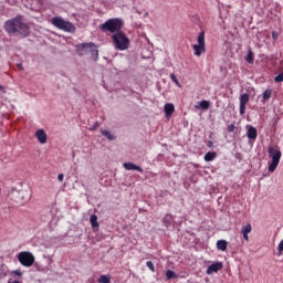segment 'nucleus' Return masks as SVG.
<instances>
[{"label":"nucleus","instance_id":"nucleus-39","mask_svg":"<svg viewBox=\"0 0 283 283\" xmlns=\"http://www.w3.org/2000/svg\"><path fill=\"white\" fill-rule=\"evenodd\" d=\"M272 36H275V33H272Z\"/></svg>","mask_w":283,"mask_h":283},{"label":"nucleus","instance_id":"nucleus-8","mask_svg":"<svg viewBox=\"0 0 283 283\" xmlns=\"http://www.w3.org/2000/svg\"><path fill=\"white\" fill-rule=\"evenodd\" d=\"M92 48H94L93 42L77 44L76 45V54H78V56H85V54H87V52H90V49H92Z\"/></svg>","mask_w":283,"mask_h":283},{"label":"nucleus","instance_id":"nucleus-10","mask_svg":"<svg viewBox=\"0 0 283 283\" xmlns=\"http://www.w3.org/2000/svg\"><path fill=\"white\" fill-rule=\"evenodd\" d=\"M218 271H222V262H214L208 266L206 273L207 275H212V273H218Z\"/></svg>","mask_w":283,"mask_h":283},{"label":"nucleus","instance_id":"nucleus-16","mask_svg":"<svg viewBox=\"0 0 283 283\" xmlns=\"http://www.w3.org/2000/svg\"><path fill=\"white\" fill-rule=\"evenodd\" d=\"M247 136L250 140H255V138H258V129L253 126H250L248 128Z\"/></svg>","mask_w":283,"mask_h":283},{"label":"nucleus","instance_id":"nucleus-7","mask_svg":"<svg viewBox=\"0 0 283 283\" xmlns=\"http://www.w3.org/2000/svg\"><path fill=\"white\" fill-rule=\"evenodd\" d=\"M18 260L22 266L30 268L34 264V254L23 251L18 254Z\"/></svg>","mask_w":283,"mask_h":283},{"label":"nucleus","instance_id":"nucleus-36","mask_svg":"<svg viewBox=\"0 0 283 283\" xmlns=\"http://www.w3.org/2000/svg\"><path fill=\"white\" fill-rule=\"evenodd\" d=\"M14 275H22L21 270L13 271Z\"/></svg>","mask_w":283,"mask_h":283},{"label":"nucleus","instance_id":"nucleus-25","mask_svg":"<svg viewBox=\"0 0 283 283\" xmlns=\"http://www.w3.org/2000/svg\"><path fill=\"white\" fill-rule=\"evenodd\" d=\"M98 283H109L111 282V277L109 275H101L99 279L97 280Z\"/></svg>","mask_w":283,"mask_h":283},{"label":"nucleus","instance_id":"nucleus-9","mask_svg":"<svg viewBox=\"0 0 283 283\" xmlns=\"http://www.w3.org/2000/svg\"><path fill=\"white\" fill-rule=\"evenodd\" d=\"M249 98H250V96H249L248 93H243V94L240 95V109H239V112H240L241 116H243V114H245V112H247V103H249Z\"/></svg>","mask_w":283,"mask_h":283},{"label":"nucleus","instance_id":"nucleus-33","mask_svg":"<svg viewBox=\"0 0 283 283\" xmlns=\"http://www.w3.org/2000/svg\"><path fill=\"white\" fill-rule=\"evenodd\" d=\"M146 266H148L150 269V271H155L154 262L147 261Z\"/></svg>","mask_w":283,"mask_h":283},{"label":"nucleus","instance_id":"nucleus-22","mask_svg":"<svg viewBox=\"0 0 283 283\" xmlns=\"http://www.w3.org/2000/svg\"><path fill=\"white\" fill-rule=\"evenodd\" d=\"M198 44L197 45H202L206 48V44H205V31H201L198 35Z\"/></svg>","mask_w":283,"mask_h":283},{"label":"nucleus","instance_id":"nucleus-30","mask_svg":"<svg viewBox=\"0 0 283 283\" xmlns=\"http://www.w3.org/2000/svg\"><path fill=\"white\" fill-rule=\"evenodd\" d=\"M274 83H283V72L274 77Z\"/></svg>","mask_w":283,"mask_h":283},{"label":"nucleus","instance_id":"nucleus-23","mask_svg":"<svg viewBox=\"0 0 283 283\" xmlns=\"http://www.w3.org/2000/svg\"><path fill=\"white\" fill-rule=\"evenodd\" d=\"M214 159H216V153L209 151L205 155L206 163H211V160H214Z\"/></svg>","mask_w":283,"mask_h":283},{"label":"nucleus","instance_id":"nucleus-14","mask_svg":"<svg viewBox=\"0 0 283 283\" xmlns=\"http://www.w3.org/2000/svg\"><path fill=\"white\" fill-rule=\"evenodd\" d=\"M163 224L165 226L166 229H169V227H174V216L167 213L163 218Z\"/></svg>","mask_w":283,"mask_h":283},{"label":"nucleus","instance_id":"nucleus-28","mask_svg":"<svg viewBox=\"0 0 283 283\" xmlns=\"http://www.w3.org/2000/svg\"><path fill=\"white\" fill-rule=\"evenodd\" d=\"M170 81L176 84L177 87H180V82H178V77H176V74H170Z\"/></svg>","mask_w":283,"mask_h":283},{"label":"nucleus","instance_id":"nucleus-13","mask_svg":"<svg viewBox=\"0 0 283 283\" xmlns=\"http://www.w3.org/2000/svg\"><path fill=\"white\" fill-rule=\"evenodd\" d=\"M166 118H171L174 112H176V107L171 103H167L164 107Z\"/></svg>","mask_w":283,"mask_h":283},{"label":"nucleus","instance_id":"nucleus-12","mask_svg":"<svg viewBox=\"0 0 283 283\" xmlns=\"http://www.w3.org/2000/svg\"><path fill=\"white\" fill-rule=\"evenodd\" d=\"M123 167L127 171H139V174H143V168L140 166L135 165L134 163H124Z\"/></svg>","mask_w":283,"mask_h":283},{"label":"nucleus","instance_id":"nucleus-21","mask_svg":"<svg viewBox=\"0 0 283 283\" xmlns=\"http://www.w3.org/2000/svg\"><path fill=\"white\" fill-rule=\"evenodd\" d=\"M88 52H91L92 57L94 59V61H98V49H96L95 44H94V46L88 49Z\"/></svg>","mask_w":283,"mask_h":283},{"label":"nucleus","instance_id":"nucleus-35","mask_svg":"<svg viewBox=\"0 0 283 283\" xmlns=\"http://www.w3.org/2000/svg\"><path fill=\"white\" fill-rule=\"evenodd\" d=\"M65 178V176L63 175V174H60L59 176H57V180H59V182H63V179Z\"/></svg>","mask_w":283,"mask_h":283},{"label":"nucleus","instance_id":"nucleus-4","mask_svg":"<svg viewBox=\"0 0 283 283\" xmlns=\"http://www.w3.org/2000/svg\"><path fill=\"white\" fill-rule=\"evenodd\" d=\"M268 153L270 158H272V161L269 164V171L273 174V171L277 169V165H280V160L282 158V151H280V149L275 148L274 146H269Z\"/></svg>","mask_w":283,"mask_h":283},{"label":"nucleus","instance_id":"nucleus-1","mask_svg":"<svg viewBox=\"0 0 283 283\" xmlns=\"http://www.w3.org/2000/svg\"><path fill=\"white\" fill-rule=\"evenodd\" d=\"M3 29L7 34H17V36H21L22 39L30 36V27L28 23L23 22V18L21 17L7 20L3 24Z\"/></svg>","mask_w":283,"mask_h":283},{"label":"nucleus","instance_id":"nucleus-5","mask_svg":"<svg viewBox=\"0 0 283 283\" xmlns=\"http://www.w3.org/2000/svg\"><path fill=\"white\" fill-rule=\"evenodd\" d=\"M12 196L17 205H25V202H30V199L32 198V189H30V187H25L22 190L13 191Z\"/></svg>","mask_w":283,"mask_h":283},{"label":"nucleus","instance_id":"nucleus-2","mask_svg":"<svg viewBox=\"0 0 283 283\" xmlns=\"http://www.w3.org/2000/svg\"><path fill=\"white\" fill-rule=\"evenodd\" d=\"M51 23L54 28H57V30H62V32H69V34H74L76 32V27L61 17H53Z\"/></svg>","mask_w":283,"mask_h":283},{"label":"nucleus","instance_id":"nucleus-38","mask_svg":"<svg viewBox=\"0 0 283 283\" xmlns=\"http://www.w3.org/2000/svg\"><path fill=\"white\" fill-rule=\"evenodd\" d=\"M18 67H20V70H23V64H18Z\"/></svg>","mask_w":283,"mask_h":283},{"label":"nucleus","instance_id":"nucleus-6","mask_svg":"<svg viewBox=\"0 0 283 283\" xmlns=\"http://www.w3.org/2000/svg\"><path fill=\"white\" fill-rule=\"evenodd\" d=\"M113 43L116 50H127L129 48V39L123 32H117L112 35Z\"/></svg>","mask_w":283,"mask_h":283},{"label":"nucleus","instance_id":"nucleus-18","mask_svg":"<svg viewBox=\"0 0 283 283\" xmlns=\"http://www.w3.org/2000/svg\"><path fill=\"white\" fill-rule=\"evenodd\" d=\"M99 132H101L102 136L107 138V140H116V135L112 134V132L105 130V129H101Z\"/></svg>","mask_w":283,"mask_h":283},{"label":"nucleus","instance_id":"nucleus-24","mask_svg":"<svg viewBox=\"0 0 283 283\" xmlns=\"http://www.w3.org/2000/svg\"><path fill=\"white\" fill-rule=\"evenodd\" d=\"M273 95V91L272 90H265L263 92V101H269L271 98V96Z\"/></svg>","mask_w":283,"mask_h":283},{"label":"nucleus","instance_id":"nucleus-37","mask_svg":"<svg viewBox=\"0 0 283 283\" xmlns=\"http://www.w3.org/2000/svg\"><path fill=\"white\" fill-rule=\"evenodd\" d=\"M8 283H22L21 281H8Z\"/></svg>","mask_w":283,"mask_h":283},{"label":"nucleus","instance_id":"nucleus-29","mask_svg":"<svg viewBox=\"0 0 283 283\" xmlns=\"http://www.w3.org/2000/svg\"><path fill=\"white\" fill-rule=\"evenodd\" d=\"M209 101L203 99L200 102L201 109H209Z\"/></svg>","mask_w":283,"mask_h":283},{"label":"nucleus","instance_id":"nucleus-19","mask_svg":"<svg viewBox=\"0 0 283 283\" xmlns=\"http://www.w3.org/2000/svg\"><path fill=\"white\" fill-rule=\"evenodd\" d=\"M227 247H229V242H227V240L217 241L218 251H227Z\"/></svg>","mask_w":283,"mask_h":283},{"label":"nucleus","instance_id":"nucleus-34","mask_svg":"<svg viewBox=\"0 0 283 283\" xmlns=\"http://www.w3.org/2000/svg\"><path fill=\"white\" fill-rule=\"evenodd\" d=\"M228 132H229V133L235 132V124H230V125L228 126Z\"/></svg>","mask_w":283,"mask_h":283},{"label":"nucleus","instance_id":"nucleus-17","mask_svg":"<svg viewBox=\"0 0 283 283\" xmlns=\"http://www.w3.org/2000/svg\"><path fill=\"white\" fill-rule=\"evenodd\" d=\"M251 232V223H248L242 227L241 233L243 235V239L249 242V233Z\"/></svg>","mask_w":283,"mask_h":283},{"label":"nucleus","instance_id":"nucleus-20","mask_svg":"<svg viewBox=\"0 0 283 283\" xmlns=\"http://www.w3.org/2000/svg\"><path fill=\"white\" fill-rule=\"evenodd\" d=\"M90 222L93 229H98V217L96 214L91 216Z\"/></svg>","mask_w":283,"mask_h":283},{"label":"nucleus","instance_id":"nucleus-3","mask_svg":"<svg viewBox=\"0 0 283 283\" xmlns=\"http://www.w3.org/2000/svg\"><path fill=\"white\" fill-rule=\"evenodd\" d=\"M123 28V20L119 18H113L99 25L103 32H111V34H117Z\"/></svg>","mask_w":283,"mask_h":283},{"label":"nucleus","instance_id":"nucleus-26","mask_svg":"<svg viewBox=\"0 0 283 283\" xmlns=\"http://www.w3.org/2000/svg\"><path fill=\"white\" fill-rule=\"evenodd\" d=\"M245 61L247 63L253 64V51L249 50Z\"/></svg>","mask_w":283,"mask_h":283},{"label":"nucleus","instance_id":"nucleus-27","mask_svg":"<svg viewBox=\"0 0 283 283\" xmlns=\"http://www.w3.org/2000/svg\"><path fill=\"white\" fill-rule=\"evenodd\" d=\"M166 277H167V280H172L174 277H178V275H176V272L168 270L166 272Z\"/></svg>","mask_w":283,"mask_h":283},{"label":"nucleus","instance_id":"nucleus-31","mask_svg":"<svg viewBox=\"0 0 283 283\" xmlns=\"http://www.w3.org/2000/svg\"><path fill=\"white\" fill-rule=\"evenodd\" d=\"M101 126V123L95 122L94 125L91 126V132H94V129H98V127Z\"/></svg>","mask_w":283,"mask_h":283},{"label":"nucleus","instance_id":"nucleus-32","mask_svg":"<svg viewBox=\"0 0 283 283\" xmlns=\"http://www.w3.org/2000/svg\"><path fill=\"white\" fill-rule=\"evenodd\" d=\"M277 255H282V251H283V240L279 243V247H277Z\"/></svg>","mask_w":283,"mask_h":283},{"label":"nucleus","instance_id":"nucleus-15","mask_svg":"<svg viewBox=\"0 0 283 283\" xmlns=\"http://www.w3.org/2000/svg\"><path fill=\"white\" fill-rule=\"evenodd\" d=\"M192 50H195V56H202L205 54L207 48L200 44H193Z\"/></svg>","mask_w":283,"mask_h":283},{"label":"nucleus","instance_id":"nucleus-11","mask_svg":"<svg viewBox=\"0 0 283 283\" xmlns=\"http://www.w3.org/2000/svg\"><path fill=\"white\" fill-rule=\"evenodd\" d=\"M35 138L41 143V145H45V143H48V134H45V130L42 128L35 132Z\"/></svg>","mask_w":283,"mask_h":283}]
</instances>
